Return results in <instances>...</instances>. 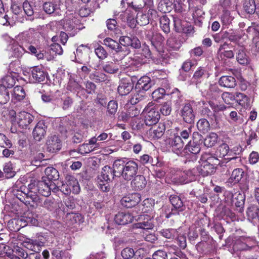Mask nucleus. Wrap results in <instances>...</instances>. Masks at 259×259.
<instances>
[{"mask_svg":"<svg viewBox=\"0 0 259 259\" xmlns=\"http://www.w3.org/2000/svg\"><path fill=\"white\" fill-rule=\"evenodd\" d=\"M26 187L22 186L20 187V190H13L14 195L21 201L24 203L25 200V196H24V193H26Z\"/></svg>","mask_w":259,"mask_h":259,"instance_id":"nucleus-63","label":"nucleus"},{"mask_svg":"<svg viewBox=\"0 0 259 259\" xmlns=\"http://www.w3.org/2000/svg\"><path fill=\"white\" fill-rule=\"evenodd\" d=\"M25 97V93L24 89L21 86H16L13 90L12 93V100L16 101H20Z\"/></svg>","mask_w":259,"mask_h":259,"instance_id":"nucleus-29","label":"nucleus"},{"mask_svg":"<svg viewBox=\"0 0 259 259\" xmlns=\"http://www.w3.org/2000/svg\"><path fill=\"white\" fill-rule=\"evenodd\" d=\"M167 46L174 51H178L181 47V43L175 37L171 36L167 40Z\"/></svg>","mask_w":259,"mask_h":259,"instance_id":"nucleus-49","label":"nucleus"},{"mask_svg":"<svg viewBox=\"0 0 259 259\" xmlns=\"http://www.w3.org/2000/svg\"><path fill=\"white\" fill-rule=\"evenodd\" d=\"M238 243L239 242H244V245H245L246 247H238V249L239 250H247L250 248L254 244V241L249 237H247L245 236H240L238 239L237 240Z\"/></svg>","mask_w":259,"mask_h":259,"instance_id":"nucleus-35","label":"nucleus"},{"mask_svg":"<svg viewBox=\"0 0 259 259\" xmlns=\"http://www.w3.org/2000/svg\"><path fill=\"white\" fill-rule=\"evenodd\" d=\"M222 98L226 104H230L233 101L236 100V94L224 92L222 95Z\"/></svg>","mask_w":259,"mask_h":259,"instance_id":"nucleus-64","label":"nucleus"},{"mask_svg":"<svg viewBox=\"0 0 259 259\" xmlns=\"http://www.w3.org/2000/svg\"><path fill=\"white\" fill-rule=\"evenodd\" d=\"M193 102H188L182 105L180 108L179 114L183 120L187 123L193 124L194 123L196 113L192 107Z\"/></svg>","mask_w":259,"mask_h":259,"instance_id":"nucleus-5","label":"nucleus"},{"mask_svg":"<svg viewBox=\"0 0 259 259\" xmlns=\"http://www.w3.org/2000/svg\"><path fill=\"white\" fill-rule=\"evenodd\" d=\"M38 205L42 206L49 210H54L56 206L54 199L51 198H46L44 200L41 199L40 202Z\"/></svg>","mask_w":259,"mask_h":259,"instance_id":"nucleus-41","label":"nucleus"},{"mask_svg":"<svg viewBox=\"0 0 259 259\" xmlns=\"http://www.w3.org/2000/svg\"><path fill=\"white\" fill-rule=\"evenodd\" d=\"M42 9L47 14H53L57 9V5L53 2H46L42 5Z\"/></svg>","mask_w":259,"mask_h":259,"instance_id":"nucleus-50","label":"nucleus"},{"mask_svg":"<svg viewBox=\"0 0 259 259\" xmlns=\"http://www.w3.org/2000/svg\"><path fill=\"white\" fill-rule=\"evenodd\" d=\"M244 175V171L242 168H236L232 172L226 183L229 186H233L237 184L242 179Z\"/></svg>","mask_w":259,"mask_h":259,"instance_id":"nucleus-14","label":"nucleus"},{"mask_svg":"<svg viewBox=\"0 0 259 259\" xmlns=\"http://www.w3.org/2000/svg\"><path fill=\"white\" fill-rule=\"evenodd\" d=\"M246 213L250 219H257L259 220V207L255 205L249 206L247 209Z\"/></svg>","mask_w":259,"mask_h":259,"instance_id":"nucleus-33","label":"nucleus"},{"mask_svg":"<svg viewBox=\"0 0 259 259\" xmlns=\"http://www.w3.org/2000/svg\"><path fill=\"white\" fill-rule=\"evenodd\" d=\"M10 100L9 89L4 86H0V104H5Z\"/></svg>","mask_w":259,"mask_h":259,"instance_id":"nucleus-46","label":"nucleus"},{"mask_svg":"<svg viewBox=\"0 0 259 259\" xmlns=\"http://www.w3.org/2000/svg\"><path fill=\"white\" fill-rule=\"evenodd\" d=\"M198 130L202 133L207 132L210 128L209 121L205 118L200 119L197 123Z\"/></svg>","mask_w":259,"mask_h":259,"instance_id":"nucleus-48","label":"nucleus"},{"mask_svg":"<svg viewBox=\"0 0 259 259\" xmlns=\"http://www.w3.org/2000/svg\"><path fill=\"white\" fill-rule=\"evenodd\" d=\"M150 20L146 13L139 12L136 17L137 23L141 26H145L148 24Z\"/></svg>","mask_w":259,"mask_h":259,"instance_id":"nucleus-42","label":"nucleus"},{"mask_svg":"<svg viewBox=\"0 0 259 259\" xmlns=\"http://www.w3.org/2000/svg\"><path fill=\"white\" fill-rule=\"evenodd\" d=\"M117 109V102L114 100L110 101L107 107V115L109 117H113L116 114Z\"/></svg>","mask_w":259,"mask_h":259,"instance_id":"nucleus-36","label":"nucleus"},{"mask_svg":"<svg viewBox=\"0 0 259 259\" xmlns=\"http://www.w3.org/2000/svg\"><path fill=\"white\" fill-rule=\"evenodd\" d=\"M166 142L174 153L178 155H185L183 153L184 141L179 136L168 139Z\"/></svg>","mask_w":259,"mask_h":259,"instance_id":"nucleus-6","label":"nucleus"},{"mask_svg":"<svg viewBox=\"0 0 259 259\" xmlns=\"http://www.w3.org/2000/svg\"><path fill=\"white\" fill-rule=\"evenodd\" d=\"M209 156L207 157H203L206 159L202 162L201 165L197 167L198 168L199 175L203 177L213 174L215 171V167L220 163V160L218 158L209 154H206Z\"/></svg>","mask_w":259,"mask_h":259,"instance_id":"nucleus-2","label":"nucleus"},{"mask_svg":"<svg viewBox=\"0 0 259 259\" xmlns=\"http://www.w3.org/2000/svg\"><path fill=\"white\" fill-rule=\"evenodd\" d=\"M172 0H160L157 8L159 11L166 13L172 10Z\"/></svg>","mask_w":259,"mask_h":259,"instance_id":"nucleus-28","label":"nucleus"},{"mask_svg":"<svg viewBox=\"0 0 259 259\" xmlns=\"http://www.w3.org/2000/svg\"><path fill=\"white\" fill-rule=\"evenodd\" d=\"M133 84L125 80H121L118 87V92L121 96H125L128 94L133 89Z\"/></svg>","mask_w":259,"mask_h":259,"instance_id":"nucleus-20","label":"nucleus"},{"mask_svg":"<svg viewBox=\"0 0 259 259\" xmlns=\"http://www.w3.org/2000/svg\"><path fill=\"white\" fill-rule=\"evenodd\" d=\"M37 192H27L24 193V196H25V200L24 203L25 204H30L32 206L34 205H38L39 202H40L41 199L37 195Z\"/></svg>","mask_w":259,"mask_h":259,"instance_id":"nucleus-18","label":"nucleus"},{"mask_svg":"<svg viewBox=\"0 0 259 259\" xmlns=\"http://www.w3.org/2000/svg\"><path fill=\"white\" fill-rule=\"evenodd\" d=\"M153 84V83L149 77L143 76L138 80L135 85V91L145 92L149 90Z\"/></svg>","mask_w":259,"mask_h":259,"instance_id":"nucleus-11","label":"nucleus"},{"mask_svg":"<svg viewBox=\"0 0 259 259\" xmlns=\"http://www.w3.org/2000/svg\"><path fill=\"white\" fill-rule=\"evenodd\" d=\"M45 174L49 181H56L59 178L58 170L53 167H48L45 169Z\"/></svg>","mask_w":259,"mask_h":259,"instance_id":"nucleus-32","label":"nucleus"},{"mask_svg":"<svg viewBox=\"0 0 259 259\" xmlns=\"http://www.w3.org/2000/svg\"><path fill=\"white\" fill-rule=\"evenodd\" d=\"M169 201L172 205L176 209L183 210L184 207L183 202L181 198L177 195H170L169 196Z\"/></svg>","mask_w":259,"mask_h":259,"instance_id":"nucleus-38","label":"nucleus"},{"mask_svg":"<svg viewBox=\"0 0 259 259\" xmlns=\"http://www.w3.org/2000/svg\"><path fill=\"white\" fill-rule=\"evenodd\" d=\"M139 111L135 107L131 108L128 111V113L122 112L118 116V121L124 122H127L130 118H132L138 115Z\"/></svg>","mask_w":259,"mask_h":259,"instance_id":"nucleus-24","label":"nucleus"},{"mask_svg":"<svg viewBox=\"0 0 259 259\" xmlns=\"http://www.w3.org/2000/svg\"><path fill=\"white\" fill-rule=\"evenodd\" d=\"M108 29L113 31L116 35L120 34L121 30L117 27V21L115 19H109L106 21Z\"/></svg>","mask_w":259,"mask_h":259,"instance_id":"nucleus-45","label":"nucleus"},{"mask_svg":"<svg viewBox=\"0 0 259 259\" xmlns=\"http://www.w3.org/2000/svg\"><path fill=\"white\" fill-rule=\"evenodd\" d=\"M144 122L147 125L155 124L160 119L159 109L149 103L144 110Z\"/></svg>","mask_w":259,"mask_h":259,"instance_id":"nucleus-3","label":"nucleus"},{"mask_svg":"<svg viewBox=\"0 0 259 259\" xmlns=\"http://www.w3.org/2000/svg\"><path fill=\"white\" fill-rule=\"evenodd\" d=\"M219 83L221 87L224 88H233L236 85V81L234 77L225 75L220 78Z\"/></svg>","mask_w":259,"mask_h":259,"instance_id":"nucleus-21","label":"nucleus"},{"mask_svg":"<svg viewBox=\"0 0 259 259\" xmlns=\"http://www.w3.org/2000/svg\"><path fill=\"white\" fill-rule=\"evenodd\" d=\"M206 71L202 67H199L194 72L192 79L196 82H199L205 75Z\"/></svg>","mask_w":259,"mask_h":259,"instance_id":"nucleus-61","label":"nucleus"},{"mask_svg":"<svg viewBox=\"0 0 259 259\" xmlns=\"http://www.w3.org/2000/svg\"><path fill=\"white\" fill-rule=\"evenodd\" d=\"M35 217L36 215L32 213H28L21 220L26 223L27 225L37 226L38 225V221Z\"/></svg>","mask_w":259,"mask_h":259,"instance_id":"nucleus-51","label":"nucleus"},{"mask_svg":"<svg viewBox=\"0 0 259 259\" xmlns=\"http://www.w3.org/2000/svg\"><path fill=\"white\" fill-rule=\"evenodd\" d=\"M103 69L106 73L114 74L118 72L119 68L118 65L115 62L108 61L103 65Z\"/></svg>","mask_w":259,"mask_h":259,"instance_id":"nucleus-34","label":"nucleus"},{"mask_svg":"<svg viewBox=\"0 0 259 259\" xmlns=\"http://www.w3.org/2000/svg\"><path fill=\"white\" fill-rule=\"evenodd\" d=\"M199 175L198 168H193L192 169L186 170L182 174V177L184 178L181 182L188 183L195 180L196 176Z\"/></svg>","mask_w":259,"mask_h":259,"instance_id":"nucleus-19","label":"nucleus"},{"mask_svg":"<svg viewBox=\"0 0 259 259\" xmlns=\"http://www.w3.org/2000/svg\"><path fill=\"white\" fill-rule=\"evenodd\" d=\"M3 170L5 174V176L7 178H11L15 175V172L13 170V164L10 162L5 164Z\"/></svg>","mask_w":259,"mask_h":259,"instance_id":"nucleus-54","label":"nucleus"},{"mask_svg":"<svg viewBox=\"0 0 259 259\" xmlns=\"http://www.w3.org/2000/svg\"><path fill=\"white\" fill-rule=\"evenodd\" d=\"M37 192L42 196L48 197L51 194L49 182H45V180L37 182Z\"/></svg>","mask_w":259,"mask_h":259,"instance_id":"nucleus-23","label":"nucleus"},{"mask_svg":"<svg viewBox=\"0 0 259 259\" xmlns=\"http://www.w3.org/2000/svg\"><path fill=\"white\" fill-rule=\"evenodd\" d=\"M67 89L72 92L83 90V88H82L78 82L73 78L69 79L67 86Z\"/></svg>","mask_w":259,"mask_h":259,"instance_id":"nucleus-44","label":"nucleus"},{"mask_svg":"<svg viewBox=\"0 0 259 259\" xmlns=\"http://www.w3.org/2000/svg\"><path fill=\"white\" fill-rule=\"evenodd\" d=\"M73 100L72 98L69 96H66L61 98V108L64 110L69 109L72 105Z\"/></svg>","mask_w":259,"mask_h":259,"instance_id":"nucleus-53","label":"nucleus"},{"mask_svg":"<svg viewBox=\"0 0 259 259\" xmlns=\"http://www.w3.org/2000/svg\"><path fill=\"white\" fill-rule=\"evenodd\" d=\"M141 200L140 194L135 193L122 197L120 202L123 206L131 208L137 205Z\"/></svg>","mask_w":259,"mask_h":259,"instance_id":"nucleus-10","label":"nucleus"},{"mask_svg":"<svg viewBox=\"0 0 259 259\" xmlns=\"http://www.w3.org/2000/svg\"><path fill=\"white\" fill-rule=\"evenodd\" d=\"M66 184L72 188V192L74 194L79 193L80 189L78 181L72 176L68 175L66 177Z\"/></svg>","mask_w":259,"mask_h":259,"instance_id":"nucleus-27","label":"nucleus"},{"mask_svg":"<svg viewBox=\"0 0 259 259\" xmlns=\"http://www.w3.org/2000/svg\"><path fill=\"white\" fill-rule=\"evenodd\" d=\"M113 167L119 177L121 176L127 181L131 180L135 176L138 169V165L136 162L133 160L126 162L123 159L116 160L113 163Z\"/></svg>","mask_w":259,"mask_h":259,"instance_id":"nucleus-1","label":"nucleus"},{"mask_svg":"<svg viewBox=\"0 0 259 259\" xmlns=\"http://www.w3.org/2000/svg\"><path fill=\"white\" fill-rule=\"evenodd\" d=\"M193 137V141H190L184 148L183 153H186V156H189L190 154H192V160L196 161L197 160L196 155L201 150L200 142L198 143L196 140L197 139H199L200 142L201 136L198 133H194Z\"/></svg>","mask_w":259,"mask_h":259,"instance_id":"nucleus-4","label":"nucleus"},{"mask_svg":"<svg viewBox=\"0 0 259 259\" xmlns=\"http://www.w3.org/2000/svg\"><path fill=\"white\" fill-rule=\"evenodd\" d=\"M113 167L112 168L109 166L106 165L102 169L101 174L98 177L99 182H111L116 177H119L116 173V170Z\"/></svg>","mask_w":259,"mask_h":259,"instance_id":"nucleus-7","label":"nucleus"},{"mask_svg":"<svg viewBox=\"0 0 259 259\" xmlns=\"http://www.w3.org/2000/svg\"><path fill=\"white\" fill-rule=\"evenodd\" d=\"M228 48V45L226 42L220 46L218 50V53L221 58H227L231 59L234 57V54L232 51L226 50Z\"/></svg>","mask_w":259,"mask_h":259,"instance_id":"nucleus-30","label":"nucleus"},{"mask_svg":"<svg viewBox=\"0 0 259 259\" xmlns=\"http://www.w3.org/2000/svg\"><path fill=\"white\" fill-rule=\"evenodd\" d=\"M61 140L56 135L49 137L47 142V149L48 151L54 153L61 149Z\"/></svg>","mask_w":259,"mask_h":259,"instance_id":"nucleus-12","label":"nucleus"},{"mask_svg":"<svg viewBox=\"0 0 259 259\" xmlns=\"http://www.w3.org/2000/svg\"><path fill=\"white\" fill-rule=\"evenodd\" d=\"M244 196L240 192L234 193V197L231 205L236 207H241L244 204Z\"/></svg>","mask_w":259,"mask_h":259,"instance_id":"nucleus-47","label":"nucleus"},{"mask_svg":"<svg viewBox=\"0 0 259 259\" xmlns=\"http://www.w3.org/2000/svg\"><path fill=\"white\" fill-rule=\"evenodd\" d=\"M236 59L238 63L242 65H246L248 63V58L243 49H240L238 51Z\"/></svg>","mask_w":259,"mask_h":259,"instance_id":"nucleus-52","label":"nucleus"},{"mask_svg":"<svg viewBox=\"0 0 259 259\" xmlns=\"http://www.w3.org/2000/svg\"><path fill=\"white\" fill-rule=\"evenodd\" d=\"M160 27L165 33L170 32L169 23L170 20L166 15L161 16L159 19Z\"/></svg>","mask_w":259,"mask_h":259,"instance_id":"nucleus-43","label":"nucleus"},{"mask_svg":"<svg viewBox=\"0 0 259 259\" xmlns=\"http://www.w3.org/2000/svg\"><path fill=\"white\" fill-rule=\"evenodd\" d=\"M257 5L255 4L254 0H244L243 3V9L246 13L249 14H253L255 12Z\"/></svg>","mask_w":259,"mask_h":259,"instance_id":"nucleus-31","label":"nucleus"},{"mask_svg":"<svg viewBox=\"0 0 259 259\" xmlns=\"http://www.w3.org/2000/svg\"><path fill=\"white\" fill-rule=\"evenodd\" d=\"M231 153L232 150L230 151L229 146L226 143H223L217 148L214 157L219 159V158H222L228 154V156H231Z\"/></svg>","mask_w":259,"mask_h":259,"instance_id":"nucleus-25","label":"nucleus"},{"mask_svg":"<svg viewBox=\"0 0 259 259\" xmlns=\"http://www.w3.org/2000/svg\"><path fill=\"white\" fill-rule=\"evenodd\" d=\"M103 41L104 45L116 53L120 52L123 51L122 48L120 44L116 40L110 37L105 38Z\"/></svg>","mask_w":259,"mask_h":259,"instance_id":"nucleus-26","label":"nucleus"},{"mask_svg":"<svg viewBox=\"0 0 259 259\" xmlns=\"http://www.w3.org/2000/svg\"><path fill=\"white\" fill-rule=\"evenodd\" d=\"M135 255V252L131 247H125L121 251V255L123 259H131Z\"/></svg>","mask_w":259,"mask_h":259,"instance_id":"nucleus-59","label":"nucleus"},{"mask_svg":"<svg viewBox=\"0 0 259 259\" xmlns=\"http://www.w3.org/2000/svg\"><path fill=\"white\" fill-rule=\"evenodd\" d=\"M90 78L96 82H101L106 81L107 76L103 72L95 71L90 74Z\"/></svg>","mask_w":259,"mask_h":259,"instance_id":"nucleus-40","label":"nucleus"},{"mask_svg":"<svg viewBox=\"0 0 259 259\" xmlns=\"http://www.w3.org/2000/svg\"><path fill=\"white\" fill-rule=\"evenodd\" d=\"M218 136L214 133H211L204 140V145L207 147L213 146L217 142Z\"/></svg>","mask_w":259,"mask_h":259,"instance_id":"nucleus-37","label":"nucleus"},{"mask_svg":"<svg viewBox=\"0 0 259 259\" xmlns=\"http://www.w3.org/2000/svg\"><path fill=\"white\" fill-rule=\"evenodd\" d=\"M165 130L164 124L162 123H159L157 126L151 128L148 134L151 139H159L162 136Z\"/></svg>","mask_w":259,"mask_h":259,"instance_id":"nucleus-16","label":"nucleus"},{"mask_svg":"<svg viewBox=\"0 0 259 259\" xmlns=\"http://www.w3.org/2000/svg\"><path fill=\"white\" fill-rule=\"evenodd\" d=\"M34 119L32 115L25 111L19 112L16 117L17 123L21 128H27Z\"/></svg>","mask_w":259,"mask_h":259,"instance_id":"nucleus-8","label":"nucleus"},{"mask_svg":"<svg viewBox=\"0 0 259 259\" xmlns=\"http://www.w3.org/2000/svg\"><path fill=\"white\" fill-rule=\"evenodd\" d=\"M64 28L66 31L69 32V35L71 36H73L77 33V30L75 24L70 20L65 23Z\"/></svg>","mask_w":259,"mask_h":259,"instance_id":"nucleus-56","label":"nucleus"},{"mask_svg":"<svg viewBox=\"0 0 259 259\" xmlns=\"http://www.w3.org/2000/svg\"><path fill=\"white\" fill-rule=\"evenodd\" d=\"M134 217L130 213L123 212H118L115 215V222L119 225H124L129 223H132Z\"/></svg>","mask_w":259,"mask_h":259,"instance_id":"nucleus-15","label":"nucleus"},{"mask_svg":"<svg viewBox=\"0 0 259 259\" xmlns=\"http://www.w3.org/2000/svg\"><path fill=\"white\" fill-rule=\"evenodd\" d=\"M145 98V92L143 91L136 92L133 96L130 99V102L132 104L134 105L138 102L142 101Z\"/></svg>","mask_w":259,"mask_h":259,"instance_id":"nucleus-60","label":"nucleus"},{"mask_svg":"<svg viewBox=\"0 0 259 259\" xmlns=\"http://www.w3.org/2000/svg\"><path fill=\"white\" fill-rule=\"evenodd\" d=\"M46 77V73L41 67L35 66L31 68L29 75V81L32 83L44 81Z\"/></svg>","mask_w":259,"mask_h":259,"instance_id":"nucleus-9","label":"nucleus"},{"mask_svg":"<svg viewBox=\"0 0 259 259\" xmlns=\"http://www.w3.org/2000/svg\"><path fill=\"white\" fill-rule=\"evenodd\" d=\"M15 84V80L13 77L10 75H7L4 77L2 80V84L0 86H4L8 89L13 87Z\"/></svg>","mask_w":259,"mask_h":259,"instance_id":"nucleus-57","label":"nucleus"},{"mask_svg":"<svg viewBox=\"0 0 259 259\" xmlns=\"http://www.w3.org/2000/svg\"><path fill=\"white\" fill-rule=\"evenodd\" d=\"M171 110V102L170 101H167L161 105L160 108L159 110H160L162 115L167 116L170 114Z\"/></svg>","mask_w":259,"mask_h":259,"instance_id":"nucleus-58","label":"nucleus"},{"mask_svg":"<svg viewBox=\"0 0 259 259\" xmlns=\"http://www.w3.org/2000/svg\"><path fill=\"white\" fill-rule=\"evenodd\" d=\"M153 224L150 221L146 222H139L134 224V228L141 229L143 230L147 231L148 230L152 229L153 228Z\"/></svg>","mask_w":259,"mask_h":259,"instance_id":"nucleus-55","label":"nucleus"},{"mask_svg":"<svg viewBox=\"0 0 259 259\" xmlns=\"http://www.w3.org/2000/svg\"><path fill=\"white\" fill-rule=\"evenodd\" d=\"M146 184L145 177L142 175H138L131 182V186L134 190L140 191L145 187Z\"/></svg>","mask_w":259,"mask_h":259,"instance_id":"nucleus-17","label":"nucleus"},{"mask_svg":"<svg viewBox=\"0 0 259 259\" xmlns=\"http://www.w3.org/2000/svg\"><path fill=\"white\" fill-rule=\"evenodd\" d=\"M236 101L239 105L244 108L248 107L249 106V98L242 93H236Z\"/></svg>","mask_w":259,"mask_h":259,"instance_id":"nucleus-39","label":"nucleus"},{"mask_svg":"<svg viewBox=\"0 0 259 259\" xmlns=\"http://www.w3.org/2000/svg\"><path fill=\"white\" fill-rule=\"evenodd\" d=\"M22 245L27 249L35 252H38L41 250L40 243L36 240H26L23 242Z\"/></svg>","mask_w":259,"mask_h":259,"instance_id":"nucleus-22","label":"nucleus"},{"mask_svg":"<svg viewBox=\"0 0 259 259\" xmlns=\"http://www.w3.org/2000/svg\"><path fill=\"white\" fill-rule=\"evenodd\" d=\"M165 95V90L159 88L152 92V97L154 100L158 101L159 99H162Z\"/></svg>","mask_w":259,"mask_h":259,"instance_id":"nucleus-62","label":"nucleus"},{"mask_svg":"<svg viewBox=\"0 0 259 259\" xmlns=\"http://www.w3.org/2000/svg\"><path fill=\"white\" fill-rule=\"evenodd\" d=\"M47 126L44 121H39L37 122L33 131V136L34 139L40 141L45 136L46 133Z\"/></svg>","mask_w":259,"mask_h":259,"instance_id":"nucleus-13","label":"nucleus"}]
</instances>
